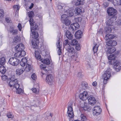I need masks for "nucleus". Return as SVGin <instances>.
<instances>
[{
	"instance_id": "680f3d73",
	"label": "nucleus",
	"mask_w": 121,
	"mask_h": 121,
	"mask_svg": "<svg viewBox=\"0 0 121 121\" xmlns=\"http://www.w3.org/2000/svg\"><path fill=\"white\" fill-rule=\"evenodd\" d=\"M20 63L22 67L24 66L27 64V63L24 62H23V61H21Z\"/></svg>"
},
{
	"instance_id": "ddd939ff",
	"label": "nucleus",
	"mask_w": 121,
	"mask_h": 121,
	"mask_svg": "<svg viewBox=\"0 0 121 121\" xmlns=\"http://www.w3.org/2000/svg\"><path fill=\"white\" fill-rule=\"evenodd\" d=\"M102 112V109L99 106H95L93 108V113H100Z\"/></svg>"
},
{
	"instance_id": "4c0bfd02",
	"label": "nucleus",
	"mask_w": 121,
	"mask_h": 121,
	"mask_svg": "<svg viewBox=\"0 0 121 121\" xmlns=\"http://www.w3.org/2000/svg\"><path fill=\"white\" fill-rule=\"evenodd\" d=\"M84 114H81L80 115L82 121H84L86 119V117Z\"/></svg>"
},
{
	"instance_id": "a19ab883",
	"label": "nucleus",
	"mask_w": 121,
	"mask_h": 121,
	"mask_svg": "<svg viewBox=\"0 0 121 121\" xmlns=\"http://www.w3.org/2000/svg\"><path fill=\"white\" fill-rule=\"evenodd\" d=\"M16 91H17V93L18 94L23 93V90L20 88H19V87L17 89V90Z\"/></svg>"
},
{
	"instance_id": "cd10ccee",
	"label": "nucleus",
	"mask_w": 121,
	"mask_h": 121,
	"mask_svg": "<svg viewBox=\"0 0 121 121\" xmlns=\"http://www.w3.org/2000/svg\"><path fill=\"white\" fill-rule=\"evenodd\" d=\"M6 71V69L3 65H1L0 67V72L2 74H4Z\"/></svg>"
},
{
	"instance_id": "c756f323",
	"label": "nucleus",
	"mask_w": 121,
	"mask_h": 121,
	"mask_svg": "<svg viewBox=\"0 0 121 121\" xmlns=\"http://www.w3.org/2000/svg\"><path fill=\"white\" fill-rule=\"evenodd\" d=\"M70 45L69 43V41L68 39L65 40L64 42V47L65 48H67V47H69Z\"/></svg>"
},
{
	"instance_id": "f03ea898",
	"label": "nucleus",
	"mask_w": 121,
	"mask_h": 121,
	"mask_svg": "<svg viewBox=\"0 0 121 121\" xmlns=\"http://www.w3.org/2000/svg\"><path fill=\"white\" fill-rule=\"evenodd\" d=\"M41 61L44 63L41 64L40 65V68L42 70V72L44 71L46 72H47L49 70V69L48 67H47V65L45 64L48 65L50 63V61L48 58L44 59L43 60H41Z\"/></svg>"
},
{
	"instance_id": "5701e85b",
	"label": "nucleus",
	"mask_w": 121,
	"mask_h": 121,
	"mask_svg": "<svg viewBox=\"0 0 121 121\" xmlns=\"http://www.w3.org/2000/svg\"><path fill=\"white\" fill-rule=\"evenodd\" d=\"M66 36L67 38L69 39H71L73 38V35L71 33L68 31H66Z\"/></svg>"
},
{
	"instance_id": "0eeeda50",
	"label": "nucleus",
	"mask_w": 121,
	"mask_h": 121,
	"mask_svg": "<svg viewBox=\"0 0 121 121\" xmlns=\"http://www.w3.org/2000/svg\"><path fill=\"white\" fill-rule=\"evenodd\" d=\"M75 106V104L74 101H70L68 104L67 113H73V108Z\"/></svg>"
},
{
	"instance_id": "3c124183",
	"label": "nucleus",
	"mask_w": 121,
	"mask_h": 121,
	"mask_svg": "<svg viewBox=\"0 0 121 121\" xmlns=\"http://www.w3.org/2000/svg\"><path fill=\"white\" fill-rule=\"evenodd\" d=\"M20 52L21 54V56H22V57L24 56L26 54V52L22 50L20 51Z\"/></svg>"
},
{
	"instance_id": "a211bd4d",
	"label": "nucleus",
	"mask_w": 121,
	"mask_h": 121,
	"mask_svg": "<svg viewBox=\"0 0 121 121\" xmlns=\"http://www.w3.org/2000/svg\"><path fill=\"white\" fill-rule=\"evenodd\" d=\"M116 50V49L114 47H110L108 48L107 52V53L111 54L115 52Z\"/></svg>"
},
{
	"instance_id": "c85d7f7f",
	"label": "nucleus",
	"mask_w": 121,
	"mask_h": 121,
	"mask_svg": "<svg viewBox=\"0 0 121 121\" xmlns=\"http://www.w3.org/2000/svg\"><path fill=\"white\" fill-rule=\"evenodd\" d=\"M113 27L108 26L105 28V30L107 33H110L111 32L112 28H113Z\"/></svg>"
},
{
	"instance_id": "58836bf2",
	"label": "nucleus",
	"mask_w": 121,
	"mask_h": 121,
	"mask_svg": "<svg viewBox=\"0 0 121 121\" xmlns=\"http://www.w3.org/2000/svg\"><path fill=\"white\" fill-rule=\"evenodd\" d=\"M116 56L113 54H111L109 56H108V59L109 60H110L115 59Z\"/></svg>"
},
{
	"instance_id": "39448f33",
	"label": "nucleus",
	"mask_w": 121,
	"mask_h": 121,
	"mask_svg": "<svg viewBox=\"0 0 121 121\" xmlns=\"http://www.w3.org/2000/svg\"><path fill=\"white\" fill-rule=\"evenodd\" d=\"M107 12L109 16L113 18L114 20H115L116 19V16L117 13L116 10L113 8L111 7L108 9Z\"/></svg>"
},
{
	"instance_id": "09e8293b",
	"label": "nucleus",
	"mask_w": 121,
	"mask_h": 121,
	"mask_svg": "<svg viewBox=\"0 0 121 121\" xmlns=\"http://www.w3.org/2000/svg\"><path fill=\"white\" fill-rule=\"evenodd\" d=\"M75 10V11L78 14H80L82 13V11L81 9L79 8L76 9Z\"/></svg>"
},
{
	"instance_id": "e2e57ef3",
	"label": "nucleus",
	"mask_w": 121,
	"mask_h": 121,
	"mask_svg": "<svg viewBox=\"0 0 121 121\" xmlns=\"http://www.w3.org/2000/svg\"><path fill=\"white\" fill-rule=\"evenodd\" d=\"M21 61H23V62H24L27 63H26L27 62V60L26 58H23L21 60Z\"/></svg>"
},
{
	"instance_id": "6ab92c4d",
	"label": "nucleus",
	"mask_w": 121,
	"mask_h": 121,
	"mask_svg": "<svg viewBox=\"0 0 121 121\" xmlns=\"http://www.w3.org/2000/svg\"><path fill=\"white\" fill-rule=\"evenodd\" d=\"M82 34V31L81 30H79L75 33V35L76 38L80 39L81 38Z\"/></svg>"
},
{
	"instance_id": "bb28decb",
	"label": "nucleus",
	"mask_w": 121,
	"mask_h": 121,
	"mask_svg": "<svg viewBox=\"0 0 121 121\" xmlns=\"http://www.w3.org/2000/svg\"><path fill=\"white\" fill-rule=\"evenodd\" d=\"M81 86L82 89H86L88 87V84L86 82H82L81 84Z\"/></svg>"
},
{
	"instance_id": "4468645a",
	"label": "nucleus",
	"mask_w": 121,
	"mask_h": 121,
	"mask_svg": "<svg viewBox=\"0 0 121 121\" xmlns=\"http://www.w3.org/2000/svg\"><path fill=\"white\" fill-rule=\"evenodd\" d=\"M79 24L77 23H73V24H71L69 27V29L70 30L71 29L72 30H74L79 28Z\"/></svg>"
},
{
	"instance_id": "6e6552de",
	"label": "nucleus",
	"mask_w": 121,
	"mask_h": 121,
	"mask_svg": "<svg viewBox=\"0 0 121 121\" xmlns=\"http://www.w3.org/2000/svg\"><path fill=\"white\" fill-rule=\"evenodd\" d=\"M28 14L30 18L29 22L30 25L31 26L33 25H36L35 23L34 22L33 18L34 16V12L33 11L29 12L28 13Z\"/></svg>"
},
{
	"instance_id": "e433bc0d",
	"label": "nucleus",
	"mask_w": 121,
	"mask_h": 121,
	"mask_svg": "<svg viewBox=\"0 0 121 121\" xmlns=\"http://www.w3.org/2000/svg\"><path fill=\"white\" fill-rule=\"evenodd\" d=\"M98 46L97 44H95V46L93 48V50L94 53H96L98 49Z\"/></svg>"
},
{
	"instance_id": "9b49d317",
	"label": "nucleus",
	"mask_w": 121,
	"mask_h": 121,
	"mask_svg": "<svg viewBox=\"0 0 121 121\" xmlns=\"http://www.w3.org/2000/svg\"><path fill=\"white\" fill-rule=\"evenodd\" d=\"M53 78L52 75L49 74L46 76V81L49 84H52L53 83Z\"/></svg>"
},
{
	"instance_id": "13d9d810",
	"label": "nucleus",
	"mask_w": 121,
	"mask_h": 121,
	"mask_svg": "<svg viewBox=\"0 0 121 121\" xmlns=\"http://www.w3.org/2000/svg\"><path fill=\"white\" fill-rule=\"evenodd\" d=\"M75 48L78 51L81 48L80 45L78 44H77L76 45Z\"/></svg>"
},
{
	"instance_id": "5fc2aeb1",
	"label": "nucleus",
	"mask_w": 121,
	"mask_h": 121,
	"mask_svg": "<svg viewBox=\"0 0 121 121\" xmlns=\"http://www.w3.org/2000/svg\"><path fill=\"white\" fill-rule=\"evenodd\" d=\"M7 116L9 118H12L14 117V115L13 114H7Z\"/></svg>"
},
{
	"instance_id": "052dcab7",
	"label": "nucleus",
	"mask_w": 121,
	"mask_h": 121,
	"mask_svg": "<svg viewBox=\"0 0 121 121\" xmlns=\"http://www.w3.org/2000/svg\"><path fill=\"white\" fill-rule=\"evenodd\" d=\"M117 44V42L116 41H112V46H115Z\"/></svg>"
},
{
	"instance_id": "20e7f679",
	"label": "nucleus",
	"mask_w": 121,
	"mask_h": 121,
	"mask_svg": "<svg viewBox=\"0 0 121 121\" xmlns=\"http://www.w3.org/2000/svg\"><path fill=\"white\" fill-rule=\"evenodd\" d=\"M112 69L108 67L106 71L103 75V78L104 79V83L106 84L107 81L109 79L111 76V73Z\"/></svg>"
},
{
	"instance_id": "4be33fe9",
	"label": "nucleus",
	"mask_w": 121,
	"mask_h": 121,
	"mask_svg": "<svg viewBox=\"0 0 121 121\" xmlns=\"http://www.w3.org/2000/svg\"><path fill=\"white\" fill-rule=\"evenodd\" d=\"M115 36L112 34H107L105 37V39L106 40H110L111 39H113Z\"/></svg>"
},
{
	"instance_id": "4d7b16f0",
	"label": "nucleus",
	"mask_w": 121,
	"mask_h": 121,
	"mask_svg": "<svg viewBox=\"0 0 121 121\" xmlns=\"http://www.w3.org/2000/svg\"><path fill=\"white\" fill-rule=\"evenodd\" d=\"M116 24L117 25H121V20H117L116 22Z\"/></svg>"
},
{
	"instance_id": "a878e982",
	"label": "nucleus",
	"mask_w": 121,
	"mask_h": 121,
	"mask_svg": "<svg viewBox=\"0 0 121 121\" xmlns=\"http://www.w3.org/2000/svg\"><path fill=\"white\" fill-rule=\"evenodd\" d=\"M39 40L36 39V42L35 40V41H31V43L32 46V47L34 48H36L37 49L38 48V46L36 43H38Z\"/></svg>"
},
{
	"instance_id": "49530a36",
	"label": "nucleus",
	"mask_w": 121,
	"mask_h": 121,
	"mask_svg": "<svg viewBox=\"0 0 121 121\" xmlns=\"http://www.w3.org/2000/svg\"><path fill=\"white\" fill-rule=\"evenodd\" d=\"M17 30L16 29L10 30V32L12 33L13 34L15 35L17 33Z\"/></svg>"
},
{
	"instance_id": "423d86ee",
	"label": "nucleus",
	"mask_w": 121,
	"mask_h": 121,
	"mask_svg": "<svg viewBox=\"0 0 121 121\" xmlns=\"http://www.w3.org/2000/svg\"><path fill=\"white\" fill-rule=\"evenodd\" d=\"M32 27L31 28V31L32 34L31 36L32 38L36 39L39 36V35L37 32L35 31V30H36L38 28V26L36 25L31 26Z\"/></svg>"
},
{
	"instance_id": "c9c22d12",
	"label": "nucleus",
	"mask_w": 121,
	"mask_h": 121,
	"mask_svg": "<svg viewBox=\"0 0 121 121\" xmlns=\"http://www.w3.org/2000/svg\"><path fill=\"white\" fill-rule=\"evenodd\" d=\"M21 54L20 52V51H18V52L14 54V56L17 57L21 58L22 57V56H21Z\"/></svg>"
},
{
	"instance_id": "2f4dec72",
	"label": "nucleus",
	"mask_w": 121,
	"mask_h": 121,
	"mask_svg": "<svg viewBox=\"0 0 121 121\" xmlns=\"http://www.w3.org/2000/svg\"><path fill=\"white\" fill-rule=\"evenodd\" d=\"M63 22H64V24L66 26H68L70 25L71 23L70 21L69 20L68 18L64 21Z\"/></svg>"
},
{
	"instance_id": "a18cd8bd",
	"label": "nucleus",
	"mask_w": 121,
	"mask_h": 121,
	"mask_svg": "<svg viewBox=\"0 0 121 121\" xmlns=\"http://www.w3.org/2000/svg\"><path fill=\"white\" fill-rule=\"evenodd\" d=\"M108 41L106 43V44L107 45L110 46V47H112V40H108Z\"/></svg>"
},
{
	"instance_id": "f3484780",
	"label": "nucleus",
	"mask_w": 121,
	"mask_h": 121,
	"mask_svg": "<svg viewBox=\"0 0 121 121\" xmlns=\"http://www.w3.org/2000/svg\"><path fill=\"white\" fill-rule=\"evenodd\" d=\"M25 47L24 45L22 43L18 44L15 47V49L18 51H21L24 49Z\"/></svg>"
},
{
	"instance_id": "338daca9",
	"label": "nucleus",
	"mask_w": 121,
	"mask_h": 121,
	"mask_svg": "<svg viewBox=\"0 0 121 121\" xmlns=\"http://www.w3.org/2000/svg\"><path fill=\"white\" fill-rule=\"evenodd\" d=\"M58 49V54L59 55H60L62 53L61 48Z\"/></svg>"
},
{
	"instance_id": "de8ad7c7",
	"label": "nucleus",
	"mask_w": 121,
	"mask_h": 121,
	"mask_svg": "<svg viewBox=\"0 0 121 121\" xmlns=\"http://www.w3.org/2000/svg\"><path fill=\"white\" fill-rule=\"evenodd\" d=\"M33 91V92L36 93L38 94L39 92V89L37 88H33L32 90Z\"/></svg>"
},
{
	"instance_id": "393cba45",
	"label": "nucleus",
	"mask_w": 121,
	"mask_h": 121,
	"mask_svg": "<svg viewBox=\"0 0 121 121\" xmlns=\"http://www.w3.org/2000/svg\"><path fill=\"white\" fill-rule=\"evenodd\" d=\"M67 15L68 17H71L73 15V10H70L67 11Z\"/></svg>"
},
{
	"instance_id": "bf43d9fd",
	"label": "nucleus",
	"mask_w": 121,
	"mask_h": 121,
	"mask_svg": "<svg viewBox=\"0 0 121 121\" xmlns=\"http://www.w3.org/2000/svg\"><path fill=\"white\" fill-rule=\"evenodd\" d=\"M17 27L18 29L20 31H21V30L22 29V27L21 24L19 23L17 26Z\"/></svg>"
},
{
	"instance_id": "7ed1b4c3",
	"label": "nucleus",
	"mask_w": 121,
	"mask_h": 121,
	"mask_svg": "<svg viewBox=\"0 0 121 121\" xmlns=\"http://www.w3.org/2000/svg\"><path fill=\"white\" fill-rule=\"evenodd\" d=\"M108 62L111 65H114V69L117 71H119L120 69L121 70V63L116 60L115 59L109 60Z\"/></svg>"
},
{
	"instance_id": "774afa93",
	"label": "nucleus",
	"mask_w": 121,
	"mask_h": 121,
	"mask_svg": "<svg viewBox=\"0 0 121 121\" xmlns=\"http://www.w3.org/2000/svg\"><path fill=\"white\" fill-rule=\"evenodd\" d=\"M75 20L77 22H80L81 20V17L77 18Z\"/></svg>"
},
{
	"instance_id": "aec40b11",
	"label": "nucleus",
	"mask_w": 121,
	"mask_h": 121,
	"mask_svg": "<svg viewBox=\"0 0 121 121\" xmlns=\"http://www.w3.org/2000/svg\"><path fill=\"white\" fill-rule=\"evenodd\" d=\"M65 49L70 53L73 54V53H74V48L70 45L69 47H67V48H66Z\"/></svg>"
},
{
	"instance_id": "8fccbe9b",
	"label": "nucleus",
	"mask_w": 121,
	"mask_h": 121,
	"mask_svg": "<svg viewBox=\"0 0 121 121\" xmlns=\"http://www.w3.org/2000/svg\"><path fill=\"white\" fill-rule=\"evenodd\" d=\"M121 1V0H114L113 2L115 4H120Z\"/></svg>"
},
{
	"instance_id": "ea45409f",
	"label": "nucleus",
	"mask_w": 121,
	"mask_h": 121,
	"mask_svg": "<svg viewBox=\"0 0 121 121\" xmlns=\"http://www.w3.org/2000/svg\"><path fill=\"white\" fill-rule=\"evenodd\" d=\"M83 4L82 2H81V0H77L76 2L75 5L76 6H78Z\"/></svg>"
},
{
	"instance_id": "2eb2a0df",
	"label": "nucleus",
	"mask_w": 121,
	"mask_h": 121,
	"mask_svg": "<svg viewBox=\"0 0 121 121\" xmlns=\"http://www.w3.org/2000/svg\"><path fill=\"white\" fill-rule=\"evenodd\" d=\"M35 54L36 59L39 60H41V57L40 54V50L39 49H35Z\"/></svg>"
},
{
	"instance_id": "69168bd1",
	"label": "nucleus",
	"mask_w": 121,
	"mask_h": 121,
	"mask_svg": "<svg viewBox=\"0 0 121 121\" xmlns=\"http://www.w3.org/2000/svg\"><path fill=\"white\" fill-rule=\"evenodd\" d=\"M5 20L8 23H10L11 22L10 19L8 17H7L5 18Z\"/></svg>"
},
{
	"instance_id": "9d476101",
	"label": "nucleus",
	"mask_w": 121,
	"mask_h": 121,
	"mask_svg": "<svg viewBox=\"0 0 121 121\" xmlns=\"http://www.w3.org/2000/svg\"><path fill=\"white\" fill-rule=\"evenodd\" d=\"M88 93L86 91H84L83 93H80L79 96L80 99L83 100H86L88 98Z\"/></svg>"
},
{
	"instance_id": "6e6d98bb",
	"label": "nucleus",
	"mask_w": 121,
	"mask_h": 121,
	"mask_svg": "<svg viewBox=\"0 0 121 121\" xmlns=\"http://www.w3.org/2000/svg\"><path fill=\"white\" fill-rule=\"evenodd\" d=\"M13 8L15 9H17V10L18 11L19 9V5H14L13 6Z\"/></svg>"
},
{
	"instance_id": "c03bdc74",
	"label": "nucleus",
	"mask_w": 121,
	"mask_h": 121,
	"mask_svg": "<svg viewBox=\"0 0 121 121\" xmlns=\"http://www.w3.org/2000/svg\"><path fill=\"white\" fill-rule=\"evenodd\" d=\"M80 107L82 108H86V104L83 102L80 104Z\"/></svg>"
},
{
	"instance_id": "f257e3e1",
	"label": "nucleus",
	"mask_w": 121,
	"mask_h": 121,
	"mask_svg": "<svg viewBox=\"0 0 121 121\" xmlns=\"http://www.w3.org/2000/svg\"><path fill=\"white\" fill-rule=\"evenodd\" d=\"M15 76H13L9 78V84L10 86L13 87V90L15 91H16L17 89L19 87V85L18 83V81L17 79L14 78Z\"/></svg>"
},
{
	"instance_id": "0e129e2a",
	"label": "nucleus",
	"mask_w": 121,
	"mask_h": 121,
	"mask_svg": "<svg viewBox=\"0 0 121 121\" xmlns=\"http://www.w3.org/2000/svg\"><path fill=\"white\" fill-rule=\"evenodd\" d=\"M83 76L82 73L81 72L79 73L78 74L77 76L79 78L82 77Z\"/></svg>"
},
{
	"instance_id": "603ef678",
	"label": "nucleus",
	"mask_w": 121,
	"mask_h": 121,
	"mask_svg": "<svg viewBox=\"0 0 121 121\" xmlns=\"http://www.w3.org/2000/svg\"><path fill=\"white\" fill-rule=\"evenodd\" d=\"M4 14V12L3 9H0V17H3Z\"/></svg>"
},
{
	"instance_id": "72a5a7b5",
	"label": "nucleus",
	"mask_w": 121,
	"mask_h": 121,
	"mask_svg": "<svg viewBox=\"0 0 121 121\" xmlns=\"http://www.w3.org/2000/svg\"><path fill=\"white\" fill-rule=\"evenodd\" d=\"M5 63V58L3 57L0 59V65H3Z\"/></svg>"
},
{
	"instance_id": "473e14b6",
	"label": "nucleus",
	"mask_w": 121,
	"mask_h": 121,
	"mask_svg": "<svg viewBox=\"0 0 121 121\" xmlns=\"http://www.w3.org/2000/svg\"><path fill=\"white\" fill-rule=\"evenodd\" d=\"M67 15L66 14H63L61 16V21L63 22L65 20L68 19L67 18Z\"/></svg>"
},
{
	"instance_id": "864d4df0",
	"label": "nucleus",
	"mask_w": 121,
	"mask_h": 121,
	"mask_svg": "<svg viewBox=\"0 0 121 121\" xmlns=\"http://www.w3.org/2000/svg\"><path fill=\"white\" fill-rule=\"evenodd\" d=\"M1 78L3 80L5 81L7 78V77L5 75H4L2 76Z\"/></svg>"
},
{
	"instance_id": "f704fd0d",
	"label": "nucleus",
	"mask_w": 121,
	"mask_h": 121,
	"mask_svg": "<svg viewBox=\"0 0 121 121\" xmlns=\"http://www.w3.org/2000/svg\"><path fill=\"white\" fill-rule=\"evenodd\" d=\"M78 43V41L75 39L71 40V44L73 46L76 45Z\"/></svg>"
},
{
	"instance_id": "dca6fc26",
	"label": "nucleus",
	"mask_w": 121,
	"mask_h": 121,
	"mask_svg": "<svg viewBox=\"0 0 121 121\" xmlns=\"http://www.w3.org/2000/svg\"><path fill=\"white\" fill-rule=\"evenodd\" d=\"M114 21L113 18L111 17L106 22V24L109 26L113 27V25L114 24V23L113 21Z\"/></svg>"
},
{
	"instance_id": "79ce46f5",
	"label": "nucleus",
	"mask_w": 121,
	"mask_h": 121,
	"mask_svg": "<svg viewBox=\"0 0 121 121\" xmlns=\"http://www.w3.org/2000/svg\"><path fill=\"white\" fill-rule=\"evenodd\" d=\"M60 39L58 40V43H56V45H57V48H61V44L60 43V42L59 41Z\"/></svg>"
},
{
	"instance_id": "f8f14e48",
	"label": "nucleus",
	"mask_w": 121,
	"mask_h": 121,
	"mask_svg": "<svg viewBox=\"0 0 121 121\" xmlns=\"http://www.w3.org/2000/svg\"><path fill=\"white\" fill-rule=\"evenodd\" d=\"M88 103L91 105H94L96 102L95 99L93 96L90 97L88 98Z\"/></svg>"
},
{
	"instance_id": "412c9836",
	"label": "nucleus",
	"mask_w": 121,
	"mask_h": 121,
	"mask_svg": "<svg viewBox=\"0 0 121 121\" xmlns=\"http://www.w3.org/2000/svg\"><path fill=\"white\" fill-rule=\"evenodd\" d=\"M24 71V69L21 68H18L16 71V73L17 75L21 74Z\"/></svg>"
},
{
	"instance_id": "1a4fd4ad",
	"label": "nucleus",
	"mask_w": 121,
	"mask_h": 121,
	"mask_svg": "<svg viewBox=\"0 0 121 121\" xmlns=\"http://www.w3.org/2000/svg\"><path fill=\"white\" fill-rule=\"evenodd\" d=\"M19 60L15 57H11L9 61V63L13 66H17L19 63Z\"/></svg>"
},
{
	"instance_id": "7c9ffc66",
	"label": "nucleus",
	"mask_w": 121,
	"mask_h": 121,
	"mask_svg": "<svg viewBox=\"0 0 121 121\" xmlns=\"http://www.w3.org/2000/svg\"><path fill=\"white\" fill-rule=\"evenodd\" d=\"M78 57V55L77 53H74V54L73 55L71 56V58L73 60L75 61Z\"/></svg>"
},
{
	"instance_id": "b1692460",
	"label": "nucleus",
	"mask_w": 121,
	"mask_h": 121,
	"mask_svg": "<svg viewBox=\"0 0 121 121\" xmlns=\"http://www.w3.org/2000/svg\"><path fill=\"white\" fill-rule=\"evenodd\" d=\"M32 67V66L31 65L27 64L26 65L25 69H24V71H25L26 72H29L31 69Z\"/></svg>"
},
{
	"instance_id": "37998d69",
	"label": "nucleus",
	"mask_w": 121,
	"mask_h": 121,
	"mask_svg": "<svg viewBox=\"0 0 121 121\" xmlns=\"http://www.w3.org/2000/svg\"><path fill=\"white\" fill-rule=\"evenodd\" d=\"M31 78L33 80H36L37 79L36 75L35 73H33L32 74Z\"/></svg>"
}]
</instances>
